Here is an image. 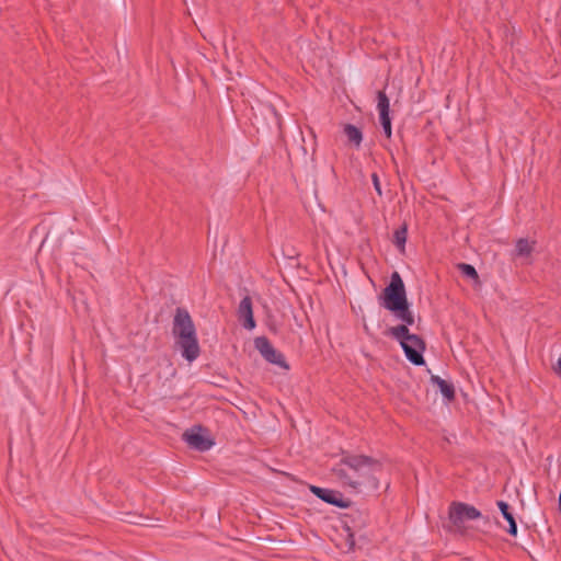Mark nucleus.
Listing matches in <instances>:
<instances>
[{"instance_id": "obj_1", "label": "nucleus", "mask_w": 561, "mask_h": 561, "mask_svg": "<svg viewBox=\"0 0 561 561\" xmlns=\"http://www.w3.org/2000/svg\"><path fill=\"white\" fill-rule=\"evenodd\" d=\"M376 463L367 457H352L335 470L341 483L353 493H368L378 489Z\"/></svg>"}, {"instance_id": "obj_2", "label": "nucleus", "mask_w": 561, "mask_h": 561, "mask_svg": "<svg viewBox=\"0 0 561 561\" xmlns=\"http://www.w3.org/2000/svg\"><path fill=\"white\" fill-rule=\"evenodd\" d=\"M381 306L389 310L397 320L405 324H414V314L410 309L403 280L399 273L391 275L390 283L383 290Z\"/></svg>"}, {"instance_id": "obj_3", "label": "nucleus", "mask_w": 561, "mask_h": 561, "mask_svg": "<svg viewBox=\"0 0 561 561\" xmlns=\"http://www.w3.org/2000/svg\"><path fill=\"white\" fill-rule=\"evenodd\" d=\"M172 333L182 356L190 363L194 362L199 356V344L195 325L186 310H176Z\"/></svg>"}, {"instance_id": "obj_4", "label": "nucleus", "mask_w": 561, "mask_h": 561, "mask_svg": "<svg viewBox=\"0 0 561 561\" xmlns=\"http://www.w3.org/2000/svg\"><path fill=\"white\" fill-rule=\"evenodd\" d=\"M409 325L402 323L390 328L388 332L392 339L400 343L408 360L413 365L421 366L425 363L423 357L425 343L419 335L410 333Z\"/></svg>"}, {"instance_id": "obj_5", "label": "nucleus", "mask_w": 561, "mask_h": 561, "mask_svg": "<svg viewBox=\"0 0 561 561\" xmlns=\"http://www.w3.org/2000/svg\"><path fill=\"white\" fill-rule=\"evenodd\" d=\"M481 513L466 503H453L449 508V519L454 526L461 528L466 522L477 519Z\"/></svg>"}, {"instance_id": "obj_6", "label": "nucleus", "mask_w": 561, "mask_h": 561, "mask_svg": "<svg viewBox=\"0 0 561 561\" xmlns=\"http://www.w3.org/2000/svg\"><path fill=\"white\" fill-rule=\"evenodd\" d=\"M254 346L266 362L288 369V365L282 353H279L265 336L255 337Z\"/></svg>"}, {"instance_id": "obj_7", "label": "nucleus", "mask_w": 561, "mask_h": 561, "mask_svg": "<svg viewBox=\"0 0 561 561\" xmlns=\"http://www.w3.org/2000/svg\"><path fill=\"white\" fill-rule=\"evenodd\" d=\"M184 439L187 445L196 450H209L214 443L204 434L202 427H193L185 432Z\"/></svg>"}, {"instance_id": "obj_8", "label": "nucleus", "mask_w": 561, "mask_h": 561, "mask_svg": "<svg viewBox=\"0 0 561 561\" xmlns=\"http://www.w3.org/2000/svg\"><path fill=\"white\" fill-rule=\"evenodd\" d=\"M377 110L379 112V119L383 134L387 138H390L392 135L391 118L389 116L390 103L389 99L382 91H379L377 95Z\"/></svg>"}, {"instance_id": "obj_9", "label": "nucleus", "mask_w": 561, "mask_h": 561, "mask_svg": "<svg viewBox=\"0 0 561 561\" xmlns=\"http://www.w3.org/2000/svg\"><path fill=\"white\" fill-rule=\"evenodd\" d=\"M238 320L241 322L245 330L252 331L255 329L256 323L253 317L252 301L249 296H245L239 304L237 309Z\"/></svg>"}, {"instance_id": "obj_10", "label": "nucleus", "mask_w": 561, "mask_h": 561, "mask_svg": "<svg viewBox=\"0 0 561 561\" xmlns=\"http://www.w3.org/2000/svg\"><path fill=\"white\" fill-rule=\"evenodd\" d=\"M310 490L314 495H317L319 499H321L323 502L328 504H332L336 507L342 508L348 506V502L345 501L343 496L336 491L314 485H312Z\"/></svg>"}, {"instance_id": "obj_11", "label": "nucleus", "mask_w": 561, "mask_h": 561, "mask_svg": "<svg viewBox=\"0 0 561 561\" xmlns=\"http://www.w3.org/2000/svg\"><path fill=\"white\" fill-rule=\"evenodd\" d=\"M497 506H499L503 517L507 520V523L510 525L508 529H507L508 534L512 536H516L517 535V525H516L513 514L508 511V504L505 503L504 501H499Z\"/></svg>"}, {"instance_id": "obj_12", "label": "nucleus", "mask_w": 561, "mask_h": 561, "mask_svg": "<svg viewBox=\"0 0 561 561\" xmlns=\"http://www.w3.org/2000/svg\"><path fill=\"white\" fill-rule=\"evenodd\" d=\"M344 134L347 137L348 141L353 144L356 148H358L363 141V134L359 128L352 124H347L344 126Z\"/></svg>"}, {"instance_id": "obj_13", "label": "nucleus", "mask_w": 561, "mask_h": 561, "mask_svg": "<svg viewBox=\"0 0 561 561\" xmlns=\"http://www.w3.org/2000/svg\"><path fill=\"white\" fill-rule=\"evenodd\" d=\"M431 380L438 387L444 398H446L447 400H451L454 398L455 392L450 383H448L446 380L442 379L438 376H432Z\"/></svg>"}, {"instance_id": "obj_14", "label": "nucleus", "mask_w": 561, "mask_h": 561, "mask_svg": "<svg viewBox=\"0 0 561 561\" xmlns=\"http://www.w3.org/2000/svg\"><path fill=\"white\" fill-rule=\"evenodd\" d=\"M534 250V242L528 239H518L515 245V255L520 257H527Z\"/></svg>"}, {"instance_id": "obj_15", "label": "nucleus", "mask_w": 561, "mask_h": 561, "mask_svg": "<svg viewBox=\"0 0 561 561\" xmlns=\"http://www.w3.org/2000/svg\"><path fill=\"white\" fill-rule=\"evenodd\" d=\"M458 268L463 276L471 278L473 280L478 279V273L472 265L467 264V263H461L458 265Z\"/></svg>"}, {"instance_id": "obj_16", "label": "nucleus", "mask_w": 561, "mask_h": 561, "mask_svg": "<svg viewBox=\"0 0 561 561\" xmlns=\"http://www.w3.org/2000/svg\"><path fill=\"white\" fill-rule=\"evenodd\" d=\"M396 244L398 247H403L407 241V229L402 228L400 230H397L394 233Z\"/></svg>"}, {"instance_id": "obj_17", "label": "nucleus", "mask_w": 561, "mask_h": 561, "mask_svg": "<svg viewBox=\"0 0 561 561\" xmlns=\"http://www.w3.org/2000/svg\"><path fill=\"white\" fill-rule=\"evenodd\" d=\"M371 181H373L374 188L377 192V194L382 195V191H381V186H380V182H379V178H378L377 173H373Z\"/></svg>"}, {"instance_id": "obj_18", "label": "nucleus", "mask_w": 561, "mask_h": 561, "mask_svg": "<svg viewBox=\"0 0 561 561\" xmlns=\"http://www.w3.org/2000/svg\"><path fill=\"white\" fill-rule=\"evenodd\" d=\"M556 371L561 375V357L558 360V365H557Z\"/></svg>"}]
</instances>
